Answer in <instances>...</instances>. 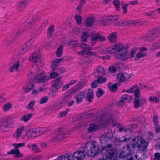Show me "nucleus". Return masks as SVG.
<instances>
[{
	"label": "nucleus",
	"mask_w": 160,
	"mask_h": 160,
	"mask_svg": "<svg viewBox=\"0 0 160 160\" xmlns=\"http://www.w3.org/2000/svg\"><path fill=\"white\" fill-rule=\"evenodd\" d=\"M131 144L133 148L140 149L137 152L136 158L138 160H144L146 158V148L148 144V142L143 136L139 135L132 139Z\"/></svg>",
	"instance_id": "nucleus-1"
},
{
	"label": "nucleus",
	"mask_w": 160,
	"mask_h": 160,
	"mask_svg": "<svg viewBox=\"0 0 160 160\" xmlns=\"http://www.w3.org/2000/svg\"><path fill=\"white\" fill-rule=\"evenodd\" d=\"M127 50L123 44L119 43L113 46L104 49L101 51L102 54H108L116 53L115 58L117 59L122 58Z\"/></svg>",
	"instance_id": "nucleus-2"
},
{
	"label": "nucleus",
	"mask_w": 160,
	"mask_h": 160,
	"mask_svg": "<svg viewBox=\"0 0 160 160\" xmlns=\"http://www.w3.org/2000/svg\"><path fill=\"white\" fill-rule=\"evenodd\" d=\"M82 150L83 151L85 152L86 155L90 157L95 156L101 152L99 144L95 141L83 147Z\"/></svg>",
	"instance_id": "nucleus-3"
},
{
	"label": "nucleus",
	"mask_w": 160,
	"mask_h": 160,
	"mask_svg": "<svg viewBox=\"0 0 160 160\" xmlns=\"http://www.w3.org/2000/svg\"><path fill=\"white\" fill-rule=\"evenodd\" d=\"M13 120L10 117L5 116L0 118V130L2 132H6L15 125Z\"/></svg>",
	"instance_id": "nucleus-4"
},
{
	"label": "nucleus",
	"mask_w": 160,
	"mask_h": 160,
	"mask_svg": "<svg viewBox=\"0 0 160 160\" xmlns=\"http://www.w3.org/2000/svg\"><path fill=\"white\" fill-rule=\"evenodd\" d=\"M103 112H102L101 114L98 112L96 117V122H97L98 124L101 125L105 126L111 123L112 125H115L116 121L114 119L113 114L109 113L108 114L104 120H103L104 117Z\"/></svg>",
	"instance_id": "nucleus-5"
},
{
	"label": "nucleus",
	"mask_w": 160,
	"mask_h": 160,
	"mask_svg": "<svg viewBox=\"0 0 160 160\" xmlns=\"http://www.w3.org/2000/svg\"><path fill=\"white\" fill-rule=\"evenodd\" d=\"M112 146V144L103 145L102 150H106L105 155L108 159L116 160L117 158L118 152L115 148H111Z\"/></svg>",
	"instance_id": "nucleus-6"
},
{
	"label": "nucleus",
	"mask_w": 160,
	"mask_h": 160,
	"mask_svg": "<svg viewBox=\"0 0 160 160\" xmlns=\"http://www.w3.org/2000/svg\"><path fill=\"white\" fill-rule=\"evenodd\" d=\"M49 79V77L46 75L43 71L39 70L38 71L37 75L33 78V80L36 83L42 84L48 82Z\"/></svg>",
	"instance_id": "nucleus-7"
},
{
	"label": "nucleus",
	"mask_w": 160,
	"mask_h": 160,
	"mask_svg": "<svg viewBox=\"0 0 160 160\" xmlns=\"http://www.w3.org/2000/svg\"><path fill=\"white\" fill-rule=\"evenodd\" d=\"M130 146L127 144L124 146L119 153V157L122 160H132L133 158L131 154H129Z\"/></svg>",
	"instance_id": "nucleus-8"
},
{
	"label": "nucleus",
	"mask_w": 160,
	"mask_h": 160,
	"mask_svg": "<svg viewBox=\"0 0 160 160\" xmlns=\"http://www.w3.org/2000/svg\"><path fill=\"white\" fill-rule=\"evenodd\" d=\"M57 135L52 139V142L59 141L66 137V134H70L68 131H66L62 127L59 128L57 131Z\"/></svg>",
	"instance_id": "nucleus-9"
},
{
	"label": "nucleus",
	"mask_w": 160,
	"mask_h": 160,
	"mask_svg": "<svg viewBox=\"0 0 160 160\" xmlns=\"http://www.w3.org/2000/svg\"><path fill=\"white\" fill-rule=\"evenodd\" d=\"M136 92L135 97L134 99V107L135 108L137 109L140 106L143 105L146 102V101L144 98L140 99L139 97L140 96V93H138V90L136 91Z\"/></svg>",
	"instance_id": "nucleus-10"
},
{
	"label": "nucleus",
	"mask_w": 160,
	"mask_h": 160,
	"mask_svg": "<svg viewBox=\"0 0 160 160\" xmlns=\"http://www.w3.org/2000/svg\"><path fill=\"white\" fill-rule=\"evenodd\" d=\"M113 139L112 134L108 132L104 133L100 137V142L102 144V147L103 145H106L110 142Z\"/></svg>",
	"instance_id": "nucleus-11"
},
{
	"label": "nucleus",
	"mask_w": 160,
	"mask_h": 160,
	"mask_svg": "<svg viewBox=\"0 0 160 160\" xmlns=\"http://www.w3.org/2000/svg\"><path fill=\"white\" fill-rule=\"evenodd\" d=\"M25 145V143L24 142L21 143H15L13 144V146L16 149L11 150L10 151L8 152V154H14L15 155V157H19L22 156V154L20 153L19 150L16 149V148L24 146Z\"/></svg>",
	"instance_id": "nucleus-12"
},
{
	"label": "nucleus",
	"mask_w": 160,
	"mask_h": 160,
	"mask_svg": "<svg viewBox=\"0 0 160 160\" xmlns=\"http://www.w3.org/2000/svg\"><path fill=\"white\" fill-rule=\"evenodd\" d=\"M34 40L33 39H29L28 42L24 45L23 47L20 51V53L23 54L28 51L32 48L31 46L34 45Z\"/></svg>",
	"instance_id": "nucleus-13"
},
{
	"label": "nucleus",
	"mask_w": 160,
	"mask_h": 160,
	"mask_svg": "<svg viewBox=\"0 0 160 160\" xmlns=\"http://www.w3.org/2000/svg\"><path fill=\"white\" fill-rule=\"evenodd\" d=\"M61 78L59 77L54 81V88L55 92H58L60 88L63 85L64 83L61 80Z\"/></svg>",
	"instance_id": "nucleus-14"
},
{
	"label": "nucleus",
	"mask_w": 160,
	"mask_h": 160,
	"mask_svg": "<svg viewBox=\"0 0 160 160\" xmlns=\"http://www.w3.org/2000/svg\"><path fill=\"white\" fill-rule=\"evenodd\" d=\"M136 50V48H132L130 52H128L127 50L122 59L123 60H126L133 58Z\"/></svg>",
	"instance_id": "nucleus-15"
},
{
	"label": "nucleus",
	"mask_w": 160,
	"mask_h": 160,
	"mask_svg": "<svg viewBox=\"0 0 160 160\" xmlns=\"http://www.w3.org/2000/svg\"><path fill=\"white\" fill-rule=\"evenodd\" d=\"M81 48L82 49V50L78 52V54L80 55L83 56L87 55V50L91 49V48L88 45L85 44H82L80 45Z\"/></svg>",
	"instance_id": "nucleus-16"
},
{
	"label": "nucleus",
	"mask_w": 160,
	"mask_h": 160,
	"mask_svg": "<svg viewBox=\"0 0 160 160\" xmlns=\"http://www.w3.org/2000/svg\"><path fill=\"white\" fill-rule=\"evenodd\" d=\"M85 152L79 150H77L72 155L73 158H75L78 160H80L83 159L85 156Z\"/></svg>",
	"instance_id": "nucleus-17"
},
{
	"label": "nucleus",
	"mask_w": 160,
	"mask_h": 160,
	"mask_svg": "<svg viewBox=\"0 0 160 160\" xmlns=\"http://www.w3.org/2000/svg\"><path fill=\"white\" fill-rule=\"evenodd\" d=\"M71 153H66L65 154L58 156L55 160H74Z\"/></svg>",
	"instance_id": "nucleus-18"
},
{
	"label": "nucleus",
	"mask_w": 160,
	"mask_h": 160,
	"mask_svg": "<svg viewBox=\"0 0 160 160\" xmlns=\"http://www.w3.org/2000/svg\"><path fill=\"white\" fill-rule=\"evenodd\" d=\"M94 73L95 77L104 75L105 73L104 69L103 67L98 66L94 70Z\"/></svg>",
	"instance_id": "nucleus-19"
},
{
	"label": "nucleus",
	"mask_w": 160,
	"mask_h": 160,
	"mask_svg": "<svg viewBox=\"0 0 160 160\" xmlns=\"http://www.w3.org/2000/svg\"><path fill=\"white\" fill-rule=\"evenodd\" d=\"M134 24V22L132 21L121 20L115 23V25L118 26H128L130 24Z\"/></svg>",
	"instance_id": "nucleus-20"
},
{
	"label": "nucleus",
	"mask_w": 160,
	"mask_h": 160,
	"mask_svg": "<svg viewBox=\"0 0 160 160\" xmlns=\"http://www.w3.org/2000/svg\"><path fill=\"white\" fill-rule=\"evenodd\" d=\"M40 59V56L38 53H33L30 56L29 58L30 61L32 62H38Z\"/></svg>",
	"instance_id": "nucleus-21"
},
{
	"label": "nucleus",
	"mask_w": 160,
	"mask_h": 160,
	"mask_svg": "<svg viewBox=\"0 0 160 160\" xmlns=\"http://www.w3.org/2000/svg\"><path fill=\"white\" fill-rule=\"evenodd\" d=\"M117 33L116 32H113L110 33L108 37V38L109 42L112 43L115 42L117 39Z\"/></svg>",
	"instance_id": "nucleus-22"
},
{
	"label": "nucleus",
	"mask_w": 160,
	"mask_h": 160,
	"mask_svg": "<svg viewBox=\"0 0 160 160\" xmlns=\"http://www.w3.org/2000/svg\"><path fill=\"white\" fill-rule=\"evenodd\" d=\"M21 60L19 59L15 62L13 65L10 67L9 69L10 71L11 72H12L14 70L15 71L17 70L18 69V68L20 66V63L21 62Z\"/></svg>",
	"instance_id": "nucleus-23"
},
{
	"label": "nucleus",
	"mask_w": 160,
	"mask_h": 160,
	"mask_svg": "<svg viewBox=\"0 0 160 160\" xmlns=\"http://www.w3.org/2000/svg\"><path fill=\"white\" fill-rule=\"evenodd\" d=\"M83 83H80L78 84L76 86L75 88H73L69 90L67 93L68 94H71L75 93L76 92L77 89H79L82 87Z\"/></svg>",
	"instance_id": "nucleus-24"
},
{
	"label": "nucleus",
	"mask_w": 160,
	"mask_h": 160,
	"mask_svg": "<svg viewBox=\"0 0 160 160\" xmlns=\"http://www.w3.org/2000/svg\"><path fill=\"white\" fill-rule=\"evenodd\" d=\"M84 97V92L83 91L80 92L75 97V99H76L77 103H79L82 100Z\"/></svg>",
	"instance_id": "nucleus-25"
},
{
	"label": "nucleus",
	"mask_w": 160,
	"mask_h": 160,
	"mask_svg": "<svg viewBox=\"0 0 160 160\" xmlns=\"http://www.w3.org/2000/svg\"><path fill=\"white\" fill-rule=\"evenodd\" d=\"M86 98L87 100L90 102L92 101L93 98V90L91 89H89L86 95Z\"/></svg>",
	"instance_id": "nucleus-26"
},
{
	"label": "nucleus",
	"mask_w": 160,
	"mask_h": 160,
	"mask_svg": "<svg viewBox=\"0 0 160 160\" xmlns=\"http://www.w3.org/2000/svg\"><path fill=\"white\" fill-rule=\"evenodd\" d=\"M24 127L23 126H21L19 127L17 131L14 134L13 136L14 138H19L22 132L23 131Z\"/></svg>",
	"instance_id": "nucleus-27"
},
{
	"label": "nucleus",
	"mask_w": 160,
	"mask_h": 160,
	"mask_svg": "<svg viewBox=\"0 0 160 160\" xmlns=\"http://www.w3.org/2000/svg\"><path fill=\"white\" fill-rule=\"evenodd\" d=\"M99 128L98 125L94 123H92L90 125L88 128V131L89 133H92L98 130Z\"/></svg>",
	"instance_id": "nucleus-28"
},
{
	"label": "nucleus",
	"mask_w": 160,
	"mask_h": 160,
	"mask_svg": "<svg viewBox=\"0 0 160 160\" xmlns=\"http://www.w3.org/2000/svg\"><path fill=\"white\" fill-rule=\"evenodd\" d=\"M132 98L131 96L127 94H125L121 97L119 102L123 103L125 102L127 100V101L128 100L130 101V100H132Z\"/></svg>",
	"instance_id": "nucleus-29"
},
{
	"label": "nucleus",
	"mask_w": 160,
	"mask_h": 160,
	"mask_svg": "<svg viewBox=\"0 0 160 160\" xmlns=\"http://www.w3.org/2000/svg\"><path fill=\"white\" fill-rule=\"evenodd\" d=\"M138 90V93H140V90L138 86L136 85H134L130 87V88L126 91V92H129L130 93H132L134 91V92L135 96H136V91Z\"/></svg>",
	"instance_id": "nucleus-30"
},
{
	"label": "nucleus",
	"mask_w": 160,
	"mask_h": 160,
	"mask_svg": "<svg viewBox=\"0 0 160 160\" xmlns=\"http://www.w3.org/2000/svg\"><path fill=\"white\" fill-rule=\"evenodd\" d=\"M95 21V19L93 18H87L85 21V23L87 27L91 26Z\"/></svg>",
	"instance_id": "nucleus-31"
},
{
	"label": "nucleus",
	"mask_w": 160,
	"mask_h": 160,
	"mask_svg": "<svg viewBox=\"0 0 160 160\" xmlns=\"http://www.w3.org/2000/svg\"><path fill=\"white\" fill-rule=\"evenodd\" d=\"M27 85L23 87V90L27 92H29V91L35 88V86L33 84H30L27 82Z\"/></svg>",
	"instance_id": "nucleus-32"
},
{
	"label": "nucleus",
	"mask_w": 160,
	"mask_h": 160,
	"mask_svg": "<svg viewBox=\"0 0 160 160\" xmlns=\"http://www.w3.org/2000/svg\"><path fill=\"white\" fill-rule=\"evenodd\" d=\"M32 115L33 114L32 113L25 114L20 119L22 121L26 122L30 119Z\"/></svg>",
	"instance_id": "nucleus-33"
},
{
	"label": "nucleus",
	"mask_w": 160,
	"mask_h": 160,
	"mask_svg": "<svg viewBox=\"0 0 160 160\" xmlns=\"http://www.w3.org/2000/svg\"><path fill=\"white\" fill-rule=\"evenodd\" d=\"M54 30V25H51L49 27L47 32V35L49 38L51 37L52 36Z\"/></svg>",
	"instance_id": "nucleus-34"
},
{
	"label": "nucleus",
	"mask_w": 160,
	"mask_h": 160,
	"mask_svg": "<svg viewBox=\"0 0 160 160\" xmlns=\"http://www.w3.org/2000/svg\"><path fill=\"white\" fill-rule=\"evenodd\" d=\"M158 36L156 35H152V30L150 31V33L148 34L146 37L147 40L150 42H152Z\"/></svg>",
	"instance_id": "nucleus-35"
},
{
	"label": "nucleus",
	"mask_w": 160,
	"mask_h": 160,
	"mask_svg": "<svg viewBox=\"0 0 160 160\" xmlns=\"http://www.w3.org/2000/svg\"><path fill=\"white\" fill-rule=\"evenodd\" d=\"M64 106V104L63 102H59L58 103H56L52 106L53 107L54 109L57 111L61 108H62Z\"/></svg>",
	"instance_id": "nucleus-36"
},
{
	"label": "nucleus",
	"mask_w": 160,
	"mask_h": 160,
	"mask_svg": "<svg viewBox=\"0 0 160 160\" xmlns=\"http://www.w3.org/2000/svg\"><path fill=\"white\" fill-rule=\"evenodd\" d=\"M97 77V80L99 84L103 83L106 81L107 78L105 77H103L101 75H100Z\"/></svg>",
	"instance_id": "nucleus-37"
},
{
	"label": "nucleus",
	"mask_w": 160,
	"mask_h": 160,
	"mask_svg": "<svg viewBox=\"0 0 160 160\" xmlns=\"http://www.w3.org/2000/svg\"><path fill=\"white\" fill-rule=\"evenodd\" d=\"M12 107V105L10 103H7L4 104L2 107L3 111L4 112L9 111Z\"/></svg>",
	"instance_id": "nucleus-38"
},
{
	"label": "nucleus",
	"mask_w": 160,
	"mask_h": 160,
	"mask_svg": "<svg viewBox=\"0 0 160 160\" xmlns=\"http://www.w3.org/2000/svg\"><path fill=\"white\" fill-rule=\"evenodd\" d=\"M26 4L24 2L21 1L17 5L18 9L20 11L23 10L25 8Z\"/></svg>",
	"instance_id": "nucleus-39"
},
{
	"label": "nucleus",
	"mask_w": 160,
	"mask_h": 160,
	"mask_svg": "<svg viewBox=\"0 0 160 160\" xmlns=\"http://www.w3.org/2000/svg\"><path fill=\"white\" fill-rule=\"evenodd\" d=\"M111 22L110 16H108L104 18L102 23L103 25H106L109 24Z\"/></svg>",
	"instance_id": "nucleus-40"
},
{
	"label": "nucleus",
	"mask_w": 160,
	"mask_h": 160,
	"mask_svg": "<svg viewBox=\"0 0 160 160\" xmlns=\"http://www.w3.org/2000/svg\"><path fill=\"white\" fill-rule=\"evenodd\" d=\"M69 111V109L68 108L66 110L60 112L58 114V118H61L63 117H66Z\"/></svg>",
	"instance_id": "nucleus-41"
},
{
	"label": "nucleus",
	"mask_w": 160,
	"mask_h": 160,
	"mask_svg": "<svg viewBox=\"0 0 160 160\" xmlns=\"http://www.w3.org/2000/svg\"><path fill=\"white\" fill-rule=\"evenodd\" d=\"M14 40L12 38L10 37L7 38L5 39V44L8 47L10 46L13 43Z\"/></svg>",
	"instance_id": "nucleus-42"
},
{
	"label": "nucleus",
	"mask_w": 160,
	"mask_h": 160,
	"mask_svg": "<svg viewBox=\"0 0 160 160\" xmlns=\"http://www.w3.org/2000/svg\"><path fill=\"white\" fill-rule=\"evenodd\" d=\"M89 36V34L87 32H84L81 36V41L86 42Z\"/></svg>",
	"instance_id": "nucleus-43"
},
{
	"label": "nucleus",
	"mask_w": 160,
	"mask_h": 160,
	"mask_svg": "<svg viewBox=\"0 0 160 160\" xmlns=\"http://www.w3.org/2000/svg\"><path fill=\"white\" fill-rule=\"evenodd\" d=\"M113 3L115 6L116 9L118 11H120V2L119 0H113Z\"/></svg>",
	"instance_id": "nucleus-44"
},
{
	"label": "nucleus",
	"mask_w": 160,
	"mask_h": 160,
	"mask_svg": "<svg viewBox=\"0 0 160 160\" xmlns=\"http://www.w3.org/2000/svg\"><path fill=\"white\" fill-rule=\"evenodd\" d=\"M63 48V46H60L57 49V50L56 52V53L57 57H61L62 53V50Z\"/></svg>",
	"instance_id": "nucleus-45"
},
{
	"label": "nucleus",
	"mask_w": 160,
	"mask_h": 160,
	"mask_svg": "<svg viewBox=\"0 0 160 160\" xmlns=\"http://www.w3.org/2000/svg\"><path fill=\"white\" fill-rule=\"evenodd\" d=\"M63 59V58H62L60 59H56L52 62V65L53 66L52 67L53 68H54L58 66V63L61 62V61Z\"/></svg>",
	"instance_id": "nucleus-46"
},
{
	"label": "nucleus",
	"mask_w": 160,
	"mask_h": 160,
	"mask_svg": "<svg viewBox=\"0 0 160 160\" xmlns=\"http://www.w3.org/2000/svg\"><path fill=\"white\" fill-rule=\"evenodd\" d=\"M160 47V42H157L154 43L152 45L150 48L151 51H154V50L158 49Z\"/></svg>",
	"instance_id": "nucleus-47"
},
{
	"label": "nucleus",
	"mask_w": 160,
	"mask_h": 160,
	"mask_svg": "<svg viewBox=\"0 0 160 160\" xmlns=\"http://www.w3.org/2000/svg\"><path fill=\"white\" fill-rule=\"evenodd\" d=\"M117 78L120 81L123 82L125 80V78L124 74L122 73L118 74L117 76Z\"/></svg>",
	"instance_id": "nucleus-48"
},
{
	"label": "nucleus",
	"mask_w": 160,
	"mask_h": 160,
	"mask_svg": "<svg viewBox=\"0 0 160 160\" xmlns=\"http://www.w3.org/2000/svg\"><path fill=\"white\" fill-rule=\"evenodd\" d=\"M25 135L27 136L28 138L34 137L32 129L28 131L26 133Z\"/></svg>",
	"instance_id": "nucleus-49"
},
{
	"label": "nucleus",
	"mask_w": 160,
	"mask_h": 160,
	"mask_svg": "<svg viewBox=\"0 0 160 160\" xmlns=\"http://www.w3.org/2000/svg\"><path fill=\"white\" fill-rule=\"evenodd\" d=\"M118 86L117 83H115L110 86V85H109V88L110 90V91L112 92H114L117 90L118 89Z\"/></svg>",
	"instance_id": "nucleus-50"
},
{
	"label": "nucleus",
	"mask_w": 160,
	"mask_h": 160,
	"mask_svg": "<svg viewBox=\"0 0 160 160\" xmlns=\"http://www.w3.org/2000/svg\"><path fill=\"white\" fill-rule=\"evenodd\" d=\"M75 18L78 24H80L81 23L82 21V18L80 15H75Z\"/></svg>",
	"instance_id": "nucleus-51"
},
{
	"label": "nucleus",
	"mask_w": 160,
	"mask_h": 160,
	"mask_svg": "<svg viewBox=\"0 0 160 160\" xmlns=\"http://www.w3.org/2000/svg\"><path fill=\"white\" fill-rule=\"evenodd\" d=\"M152 35H156L158 37V34H160V28L152 30Z\"/></svg>",
	"instance_id": "nucleus-52"
},
{
	"label": "nucleus",
	"mask_w": 160,
	"mask_h": 160,
	"mask_svg": "<svg viewBox=\"0 0 160 160\" xmlns=\"http://www.w3.org/2000/svg\"><path fill=\"white\" fill-rule=\"evenodd\" d=\"M149 100L151 102H155L156 103H158L159 102V98L157 97H149Z\"/></svg>",
	"instance_id": "nucleus-53"
},
{
	"label": "nucleus",
	"mask_w": 160,
	"mask_h": 160,
	"mask_svg": "<svg viewBox=\"0 0 160 160\" xmlns=\"http://www.w3.org/2000/svg\"><path fill=\"white\" fill-rule=\"evenodd\" d=\"M33 24L31 23V22H28L25 25H24V28L26 30L27 29L30 28H31L32 29H34V28L33 26Z\"/></svg>",
	"instance_id": "nucleus-54"
},
{
	"label": "nucleus",
	"mask_w": 160,
	"mask_h": 160,
	"mask_svg": "<svg viewBox=\"0 0 160 160\" xmlns=\"http://www.w3.org/2000/svg\"><path fill=\"white\" fill-rule=\"evenodd\" d=\"M104 91L102 90L100 88H98V91L96 92V94L98 97H99L104 94Z\"/></svg>",
	"instance_id": "nucleus-55"
},
{
	"label": "nucleus",
	"mask_w": 160,
	"mask_h": 160,
	"mask_svg": "<svg viewBox=\"0 0 160 160\" xmlns=\"http://www.w3.org/2000/svg\"><path fill=\"white\" fill-rule=\"evenodd\" d=\"M32 149L35 152H39L40 151L38 146L35 144H33L32 145Z\"/></svg>",
	"instance_id": "nucleus-56"
},
{
	"label": "nucleus",
	"mask_w": 160,
	"mask_h": 160,
	"mask_svg": "<svg viewBox=\"0 0 160 160\" xmlns=\"http://www.w3.org/2000/svg\"><path fill=\"white\" fill-rule=\"evenodd\" d=\"M48 100V98L47 97H44L42 98L39 101L41 104H43L47 102Z\"/></svg>",
	"instance_id": "nucleus-57"
},
{
	"label": "nucleus",
	"mask_w": 160,
	"mask_h": 160,
	"mask_svg": "<svg viewBox=\"0 0 160 160\" xmlns=\"http://www.w3.org/2000/svg\"><path fill=\"white\" fill-rule=\"evenodd\" d=\"M53 107L52 106L48 108L47 109V112L48 114H50L54 112H55V110L54 109Z\"/></svg>",
	"instance_id": "nucleus-58"
},
{
	"label": "nucleus",
	"mask_w": 160,
	"mask_h": 160,
	"mask_svg": "<svg viewBox=\"0 0 160 160\" xmlns=\"http://www.w3.org/2000/svg\"><path fill=\"white\" fill-rule=\"evenodd\" d=\"M26 31V30L24 28V27H23L22 29H20L19 31L18 32L16 33V36L17 37H19V36L24 32Z\"/></svg>",
	"instance_id": "nucleus-59"
},
{
	"label": "nucleus",
	"mask_w": 160,
	"mask_h": 160,
	"mask_svg": "<svg viewBox=\"0 0 160 160\" xmlns=\"http://www.w3.org/2000/svg\"><path fill=\"white\" fill-rule=\"evenodd\" d=\"M35 102L34 101H31L28 104V106L26 107L28 109H31L32 108L34 105L35 104Z\"/></svg>",
	"instance_id": "nucleus-60"
},
{
	"label": "nucleus",
	"mask_w": 160,
	"mask_h": 160,
	"mask_svg": "<svg viewBox=\"0 0 160 160\" xmlns=\"http://www.w3.org/2000/svg\"><path fill=\"white\" fill-rule=\"evenodd\" d=\"M129 5L128 3L125 4L124 6H123L122 8L123 10V12L124 14H127L128 12L127 10L128 7Z\"/></svg>",
	"instance_id": "nucleus-61"
},
{
	"label": "nucleus",
	"mask_w": 160,
	"mask_h": 160,
	"mask_svg": "<svg viewBox=\"0 0 160 160\" xmlns=\"http://www.w3.org/2000/svg\"><path fill=\"white\" fill-rule=\"evenodd\" d=\"M137 128V125L136 124H132L128 126V130L130 132H132L133 129H136Z\"/></svg>",
	"instance_id": "nucleus-62"
},
{
	"label": "nucleus",
	"mask_w": 160,
	"mask_h": 160,
	"mask_svg": "<svg viewBox=\"0 0 160 160\" xmlns=\"http://www.w3.org/2000/svg\"><path fill=\"white\" fill-rule=\"evenodd\" d=\"M98 83L97 80H95L92 82L91 84V87L93 88H96L98 86Z\"/></svg>",
	"instance_id": "nucleus-63"
},
{
	"label": "nucleus",
	"mask_w": 160,
	"mask_h": 160,
	"mask_svg": "<svg viewBox=\"0 0 160 160\" xmlns=\"http://www.w3.org/2000/svg\"><path fill=\"white\" fill-rule=\"evenodd\" d=\"M155 158L153 160H160V153L156 152L154 154Z\"/></svg>",
	"instance_id": "nucleus-64"
}]
</instances>
